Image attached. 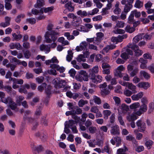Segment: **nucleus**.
I'll list each match as a JSON object with an SVG mask.
<instances>
[{
	"instance_id": "1",
	"label": "nucleus",
	"mask_w": 154,
	"mask_h": 154,
	"mask_svg": "<svg viewBox=\"0 0 154 154\" xmlns=\"http://www.w3.org/2000/svg\"><path fill=\"white\" fill-rule=\"evenodd\" d=\"M53 25L52 24H48L47 27L48 31L46 32L45 35V42L47 43H51L53 41L55 42L59 35V33L52 29Z\"/></svg>"
},
{
	"instance_id": "2",
	"label": "nucleus",
	"mask_w": 154,
	"mask_h": 154,
	"mask_svg": "<svg viewBox=\"0 0 154 154\" xmlns=\"http://www.w3.org/2000/svg\"><path fill=\"white\" fill-rule=\"evenodd\" d=\"M52 82L56 88H64L66 85V81L60 79V78L55 79L52 81Z\"/></svg>"
},
{
	"instance_id": "3",
	"label": "nucleus",
	"mask_w": 154,
	"mask_h": 154,
	"mask_svg": "<svg viewBox=\"0 0 154 154\" xmlns=\"http://www.w3.org/2000/svg\"><path fill=\"white\" fill-rule=\"evenodd\" d=\"M138 127L137 129L139 132H143L145 131L146 128V123L141 120H139L136 123Z\"/></svg>"
},
{
	"instance_id": "4",
	"label": "nucleus",
	"mask_w": 154,
	"mask_h": 154,
	"mask_svg": "<svg viewBox=\"0 0 154 154\" xmlns=\"http://www.w3.org/2000/svg\"><path fill=\"white\" fill-rule=\"evenodd\" d=\"M98 66H97L94 67L92 69L89 70V73L88 75L89 78L92 79L93 81L94 82L95 81V80L94 78L93 79L92 77L95 76V75L98 72Z\"/></svg>"
},
{
	"instance_id": "5",
	"label": "nucleus",
	"mask_w": 154,
	"mask_h": 154,
	"mask_svg": "<svg viewBox=\"0 0 154 154\" xmlns=\"http://www.w3.org/2000/svg\"><path fill=\"white\" fill-rule=\"evenodd\" d=\"M110 133L114 135H118L120 134L119 127L117 125L112 127L110 130Z\"/></svg>"
},
{
	"instance_id": "6",
	"label": "nucleus",
	"mask_w": 154,
	"mask_h": 154,
	"mask_svg": "<svg viewBox=\"0 0 154 154\" xmlns=\"http://www.w3.org/2000/svg\"><path fill=\"white\" fill-rule=\"evenodd\" d=\"M97 37L95 38V43L97 45H99L101 41L103 39L104 36V34L102 32H97L96 34Z\"/></svg>"
},
{
	"instance_id": "7",
	"label": "nucleus",
	"mask_w": 154,
	"mask_h": 154,
	"mask_svg": "<svg viewBox=\"0 0 154 154\" xmlns=\"http://www.w3.org/2000/svg\"><path fill=\"white\" fill-rule=\"evenodd\" d=\"M124 69L123 66L122 65H121L118 66L117 70L114 72V74L115 76H119L120 78L122 77L123 75L121 71H122Z\"/></svg>"
},
{
	"instance_id": "8",
	"label": "nucleus",
	"mask_w": 154,
	"mask_h": 154,
	"mask_svg": "<svg viewBox=\"0 0 154 154\" xmlns=\"http://www.w3.org/2000/svg\"><path fill=\"white\" fill-rule=\"evenodd\" d=\"M82 23V20L81 18L79 17L77 18L76 17V18H75L72 20V26L77 27L79 26Z\"/></svg>"
},
{
	"instance_id": "9",
	"label": "nucleus",
	"mask_w": 154,
	"mask_h": 154,
	"mask_svg": "<svg viewBox=\"0 0 154 154\" xmlns=\"http://www.w3.org/2000/svg\"><path fill=\"white\" fill-rule=\"evenodd\" d=\"M35 135L36 137H39L43 141H45L47 138V134L46 133H40L38 132Z\"/></svg>"
},
{
	"instance_id": "10",
	"label": "nucleus",
	"mask_w": 154,
	"mask_h": 154,
	"mask_svg": "<svg viewBox=\"0 0 154 154\" xmlns=\"http://www.w3.org/2000/svg\"><path fill=\"white\" fill-rule=\"evenodd\" d=\"M9 47L11 49L16 48L18 50H20L22 49V47L19 43H11L9 45Z\"/></svg>"
},
{
	"instance_id": "11",
	"label": "nucleus",
	"mask_w": 154,
	"mask_h": 154,
	"mask_svg": "<svg viewBox=\"0 0 154 154\" xmlns=\"http://www.w3.org/2000/svg\"><path fill=\"white\" fill-rule=\"evenodd\" d=\"M88 76H84L82 75L77 74L75 76V79L77 80L80 82L83 80L87 81H88Z\"/></svg>"
},
{
	"instance_id": "12",
	"label": "nucleus",
	"mask_w": 154,
	"mask_h": 154,
	"mask_svg": "<svg viewBox=\"0 0 154 154\" xmlns=\"http://www.w3.org/2000/svg\"><path fill=\"white\" fill-rule=\"evenodd\" d=\"M138 87L142 88L145 89H147L150 87L149 84L148 82H141L139 83L137 85Z\"/></svg>"
},
{
	"instance_id": "13",
	"label": "nucleus",
	"mask_w": 154,
	"mask_h": 154,
	"mask_svg": "<svg viewBox=\"0 0 154 154\" xmlns=\"http://www.w3.org/2000/svg\"><path fill=\"white\" fill-rule=\"evenodd\" d=\"M128 151V149L125 146L123 148H119L117 149V154H126V152Z\"/></svg>"
},
{
	"instance_id": "14",
	"label": "nucleus",
	"mask_w": 154,
	"mask_h": 154,
	"mask_svg": "<svg viewBox=\"0 0 154 154\" xmlns=\"http://www.w3.org/2000/svg\"><path fill=\"white\" fill-rule=\"evenodd\" d=\"M65 7L69 11H72L74 9V8L72 5V3L71 1L68 2L65 5Z\"/></svg>"
},
{
	"instance_id": "15",
	"label": "nucleus",
	"mask_w": 154,
	"mask_h": 154,
	"mask_svg": "<svg viewBox=\"0 0 154 154\" xmlns=\"http://www.w3.org/2000/svg\"><path fill=\"white\" fill-rule=\"evenodd\" d=\"M9 104L10 108L12 110H15L17 108V106L18 105L17 103H16L14 102L12 99L10 101Z\"/></svg>"
},
{
	"instance_id": "16",
	"label": "nucleus",
	"mask_w": 154,
	"mask_h": 154,
	"mask_svg": "<svg viewBox=\"0 0 154 154\" xmlns=\"http://www.w3.org/2000/svg\"><path fill=\"white\" fill-rule=\"evenodd\" d=\"M143 95V93L140 92L137 94H134L131 96V98L133 100H137L139 98H141Z\"/></svg>"
},
{
	"instance_id": "17",
	"label": "nucleus",
	"mask_w": 154,
	"mask_h": 154,
	"mask_svg": "<svg viewBox=\"0 0 154 154\" xmlns=\"http://www.w3.org/2000/svg\"><path fill=\"white\" fill-rule=\"evenodd\" d=\"M93 79L94 78L95 80L94 82L93 81L92 79H91L92 82L94 83H98V82H100L102 80V77L101 76L99 75H96L95 76L92 77Z\"/></svg>"
},
{
	"instance_id": "18",
	"label": "nucleus",
	"mask_w": 154,
	"mask_h": 154,
	"mask_svg": "<svg viewBox=\"0 0 154 154\" xmlns=\"http://www.w3.org/2000/svg\"><path fill=\"white\" fill-rule=\"evenodd\" d=\"M11 63L16 62L18 64H20L21 61L20 60L17 59L16 58L12 56H9L8 57Z\"/></svg>"
},
{
	"instance_id": "19",
	"label": "nucleus",
	"mask_w": 154,
	"mask_h": 154,
	"mask_svg": "<svg viewBox=\"0 0 154 154\" xmlns=\"http://www.w3.org/2000/svg\"><path fill=\"white\" fill-rule=\"evenodd\" d=\"M110 92V91L109 89L107 88H106L102 89L100 93L102 96H104L109 94Z\"/></svg>"
},
{
	"instance_id": "20",
	"label": "nucleus",
	"mask_w": 154,
	"mask_h": 154,
	"mask_svg": "<svg viewBox=\"0 0 154 154\" xmlns=\"http://www.w3.org/2000/svg\"><path fill=\"white\" fill-rule=\"evenodd\" d=\"M40 49L41 51H46V53H47L50 51V48H49L48 46H46L44 44H42L40 46Z\"/></svg>"
},
{
	"instance_id": "21",
	"label": "nucleus",
	"mask_w": 154,
	"mask_h": 154,
	"mask_svg": "<svg viewBox=\"0 0 154 154\" xmlns=\"http://www.w3.org/2000/svg\"><path fill=\"white\" fill-rule=\"evenodd\" d=\"M103 113L104 116V119L106 120L108 119L109 116L110 115L111 112L109 110H103Z\"/></svg>"
},
{
	"instance_id": "22",
	"label": "nucleus",
	"mask_w": 154,
	"mask_h": 154,
	"mask_svg": "<svg viewBox=\"0 0 154 154\" xmlns=\"http://www.w3.org/2000/svg\"><path fill=\"white\" fill-rule=\"evenodd\" d=\"M12 35L14 37L13 40L18 41L20 40L23 37L22 35L20 34L17 35L15 33H14L12 34Z\"/></svg>"
},
{
	"instance_id": "23",
	"label": "nucleus",
	"mask_w": 154,
	"mask_h": 154,
	"mask_svg": "<svg viewBox=\"0 0 154 154\" xmlns=\"http://www.w3.org/2000/svg\"><path fill=\"white\" fill-rule=\"evenodd\" d=\"M4 88L7 91L8 93L10 94L12 92H13L14 94L16 93V92L12 89V88L10 86L7 85L5 86L4 87Z\"/></svg>"
},
{
	"instance_id": "24",
	"label": "nucleus",
	"mask_w": 154,
	"mask_h": 154,
	"mask_svg": "<svg viewBox=\"0 0 154 154\" xmlns=\"http://www.w3.org/2000/svg\"><path fill=\"white\" fill-rule=\"evenodd\" d=\"M94 143H95V145H97L99 146H100L101 145L103 144V141L99 139H96V140H93Z\"/></svg>"
},
{
	"instance_id": "25",
	"label": "nucleus",
	"mask_w": 154,
	"mask_h": 154,
	"mask_svg": "<svg viewBox=\"0 0 154 154\" xmlns=\"http://www.w3.org/2000/svg\"><path fill=\"white\" fill-rule=\"evenodd\" d=\"M135 29L134 27H131L130 26L127 25L125 28V30L126 32L131 33L135 30Z\"/></svg>"
},
{
	"instance_id": "26",
	"label": "nucleus",
	"mask_w": 154,
	"mask_h": 154,
	"mask_svg": "<svg viewBox=\"0 0 154 154\" xmlns=\"http://www.w3.org/2000/svg\"><path fill=\"white\" fill-rule=\"evenodd\" d=\"M24 99V97L22 96H20L17 98L16 102L18 105L20 106L21 105V102Z\"/></svg>"
},
{
	"instance_id": "27",
	"label": "nucleus",
	"mask_w": 154,
	"mask_h": 154,
	"mask_svg": "<svg viewBox=\"0 0 154 154\" xmlns=\"http://www.w3.org/2000/svg\"><path fill=\"white\" fill-rule=\"evenodd\" d=\"M128 46L129 48H131L132 49L134 50V51H136L139 49L138 46L134 43H133L132 44H130Z\"/></svg>"
},
{
	"instance_id": "28",
	"label": "nucleus",
	"mask_w": 154,
	"mask_h": 154,
	"mask_svg": "<svg viewBox=\"0 0 154 154\" xmlns=\"http://www.w3.org/2000/svg\"><path fill=\"white\" fill-rule=\"evenodd\" d=\"M52 87L50 85H48L47 86L45 89V92L46 94H47L48 96H49L51 94V89Z\"/></svg>"
},
{
	"instance_id": "29",
	"label": "nucleus",
	"mask_w": 154,
	"mask_h": 154,
	"mask_svg": "<svg viewBox=\"0 0 154 154\" xmlns=\"http://www.w3.org/2000/svg\"><path fill=\"white\" fill-rule=\"evenodd\" d=\"M143 2L141 1L137 0L134 5V7L135 8H140L143 6Z\"/></svg>"
},
{
	"instance_id": "30",
	"label": "nucleus",
	"mask_w": 154,
	"mask_h": 154,
	"mask_svg": "<svg viewBox=\"0 0 154 154\" xmlns=\"http://www.w3.org/2000/svg\"><path fill=\"white\" fill-rule=\"evenodd\" d=\"M47 86V85L46 83H43L41 85L39 86L38 87V90L42 92L43 91L45 88Z\"/></svg>"
},
{
	"instance_id": "31",
	"label": "nucleus",
	"mask_w": 154,
	"mask_h": 154,
	"mask_svg": "<svg viewBox=\"0 0 154 154\" xmlns=\"http://www.w3.org/2000/svg\"><path fill=\"white\" fill-rule=\"evenodd\" d=\"M47 86V85L46 83H43L41 85L39 86L38 87V90L42 92L43 91L45 88Z\"/></svg>"
},
{
	"instance_id": "32",
	"label": "nucleus",
	"mask_w": 154,
	"mask_h": 154,
	"mask_svg": "<svg viewBox=\"0 0 154 154\" xmlns=\"http://www.w3.org/2000/svg\"><path fill=\"white\" fill-rule=\"evenodd\" d=\"M47 86V85L46 83H43L41 85L39 86L38 87V90L42 92L43 91L45 88Z\"/></svg>"
},
{
	"instance_id": "33",
	"label": "nucleus",
	"mask_w": 154,
	"mask_h": 154,
	"mask_svg": "<svg viewBox=\"0 0 154 154\" xmlns=\"http://www.w3.org/2000/svg\"><path fill=\"white\" fill-rule=\"evenodd\" d=\"M76 60L77 61L79 62L82 61L85 62L86 60V59L85 58L84 55L82 54H80L78 56V57L76 58Z\"/></svg>"
},
{
	"instance_id": "34",
	"label": "nucleus",
	"mask_w": 154,
	"mask_h": 154,
	"mask_svg": "<svg viewBox=\"0 0 154 154\" xmlns=\"http://www.w3.org/2000/svg\"><path fill=\"white\" fill-rule=\"evenodd\" d=\"M44 1L43 0H38L37 2V5H35L34 6L35 8L42 6L44 5Z\"/></svg>"
},
{
	"instance_id": "35",
	"label": "nucleus",
	"mask_w": 154,
	"mask_h": 154,
	"mask_svg": "<svg viewBox=\"0 0 154 154\" xmlns=\"http://www.w3.org/2000/svg\"><path fill=\"white\" fill-rule=\"evenodd\" d=\"M25 17V15L24 14H21L17 16L15 19V21L16 22L19 23L21 21V18H23Z\"/></svg>"
},
{
	"instance_id": "36",
	"label": "nucleus",
	"mask_w": 154,
	"mask_h": 154,
	"mask_svg": "<svg viewBox=\"0 0 154 154\" xmlns=\"http://www.w3.org/2000/svg\"><path fill=\"white\" fill-rule=\"evenodd\" d=\"M41 123L45 126L48 125V120L46 119L45 116H44L42 117L41 120Z\"/></svg>"
},
{
	"instance_id": "37",
	"label": "nucleus",
	"mask_w": 154,
	"mask_h": 154,
	"mask_svg": "<svg viewBox=\"0 0 154 154\" xmlns=\"http://www.w3.org/2000/svg\"><path fill=\"white\" fill-rule=\"evenodd\" d=\"M138 72V69L137 67H135L134 69L131 72L130 74L131 76L134 77L135 75Z\"/></svg>"
},
{
	"instance_id": "38",
	"label": "nucleus",
	"mask_w": 154,
	"mask_h": 154,
	"mask_svg": "<svg viewBox=\"0 0 154 154\" xmlns=\"http://www.w3.org/2000/svg\"><path fill=\"white\" fill-rule=\"evenodd\" d=\"M133 6L129 5H128L126 4L125 6L124 9V12L127 13L128 12L130 11L131 9L132 8Z\"/></svg>"
},
{
	"instance_id": "39",
	"label": "nucleus",
	"mask_w": 154,
	"mask_h": 154,
	"mask_svg": "<svg viewBox=\"0 0 154 154\" xmlns=\"http://www.w3.org/2000/svg\"><path fill=\"white\" fill-rule=\"evenodd\" d=\"M88 43L86 42L85 41L83 42H81L80 45L81 50H82L85 49L86 48L87 46L88 45Z\"/></svg>"
},
{
	"instance_id": "40",
	"label": "nucleus",
	"mask_w": 154,
	"mask_h": 154,
	"mask_svg": "<svg viewBox=\"0 0 154 154\" xmlns=\"http://www.w3.org/2000/svg\"><path fill=\"white\" fill-rule=\"evenodd\" d=\"M153 142L151 140H149L147 141L145 143L146 146L148 149H150L153 145Z\"/></svg>"
},
{
	"instance_id": "41",
	"label": "nucleus",
	"mask_w": 154,
	"mask_h": 154,
	"mask_svg": "<svg viewBox=\"0 0 154 154\" xmlns=\"http://www.w3.org/2000/svg\"><path fill=\"white\" fill-rule=\"evenodd\" d=\"M114 140L116 143V146H119L121 143V139L120 137H114Z\"/></svg>"
},
{
	"instance_id": "42",
	"label": "nucleus",
	"mask_w": 154,
	"mask_h": 154,
	"mask_svg": "<svg viewBox=\"0 0 154 154\" xmlns=\"http://www.w3.org/2000/svg\"><path fill=\"white\" fill-rule=\"evenodd\" d=\"M134 15L131 12V13L128 18V23L130 24H132L134 21Z\"/></svg>"
},
{
	"instance_id": "43",
	"label": "nucleus",
	"mask_w": 154,
	"mask_h": 154,
	"mask_svg": "<svg viewBox=\"0 0 154 154\" xmlns=\"http://www.w3.org/2000/svg\"><path fill=\"white\" fill-rule=\"evenodd\" d=\"M140 106V104L139 103H134L130 106V108L131 109H134L138 108Z\"/></svg>"
},
{
	"instance_id": "44",
	"label": "nucleus",
	"mask_w": 154,
	"mask_h": 154,
	"mask_svg": "<svg viewBox=\"0 0 154 154\" xmlns=\"http://www.w3.org/2000/svg\"><path fill=\"white\" fill-rule=\"evenodd\" d=\"M4 9V5L0 3V15H5L6 14V12L3 11Z\"/></svg>"
},
{
	"instance_id": "45",
	"label": "nucleus",
	"mask_w": 154,
	"mask_h": 154,
	"mask_svg": "<svg viewBox=\"0 0 154 154\" xmlns=\"http://www.w3.org/2000/svg\"><path fill=\"white\" fill-rule=\"evenodd\" d=\"M131 12L134 15L135 17L136 18L139 17L140 16L141 13L140 12L137 11L136 10L132 11Z\"/></svg>"
},
{
	"instance_id": "46",
	"label": "nucleus",
	"mask_w": 154,
	"mask_h": 154,
	"mask_svg": "<svg viewBox=\"0 0 154 154\" xmlns=\"http://www.w3.org/2000/svg\"><path fill=\"white\" fill-rule=\"evenodd\" d=\"M88 102L87 101H84L83 99L80 100L78 103V105L80 107H82L85 104L87 103Z\"/></svg>"
},
{
	"instance_id": "47",
	"label": "nucleus",
	"mask_w": 154,
	"mask_h": 154,
	"mask_svg": "<svg viewBox=\"0 0 154 154\" xmlns=\"http://www.w3.org/2000/svg\"><path fill=\"white\" fill-rule=\"evenodd\" d=\"M72 118L73 119L75 120L74 121L75 122V123H78L81 122L80 117H78L76 115H73L72 116Z\"/></svg>"
},
{
	"instance_id": "48",
	"label": "nucleus",
	"mask_w": 154,
	"mask_h": 154,
	"mask_svg": "<svg viewBox=\"0 0 154 154\" xmlns=\"http://www.w3.org/2000/svg\"><path fill=\"white\" fill-rule=\"evenodd\" d=\"M73 110V115H76V114L79 115L82 113V110L81 108H77L76 110Z\"/></svg>"
},
{
	"instance_id": "49",
	"label": "nucleus",
	"mask_w": 154,
	"mask_h": 154,
	"mask_svg": "<svg viewBox=\"0 0 154 154\" xmlns=\"http://www.w3.org/2000/svg\"><path fill=\"white\" fill-rule=\"evenodd\" d=\"M11 99L12 98L10 97H8L7 98H4H4L1 99V101H2V102L5 103V104H7L8 102L9 103L10 101L11 100Z\"/></svg>"
},
{
	"instance_id": "50",
	"label": "nucleus",
	"mask_w": 154,
	"mask_h": 154,
	"mask_svg": "<svg viewBox=\"0 0 154 154\" xmlns=\"http://www.w3.org/2000/svg\"><path fill=\"white\" fill-rule=\"evenodd\" d=\"M94 100V102L97 104L99 105L101 103V100L100 98L96 96H95Z\"/></svg>"
},
{
	"instance_id": "51",
	"label": "nucleus",
	"mask_w": 154,
	"mask_h": 154,
	"mask_svg": "<svg viewBox=\"0 0 154 154\" xmlns=\"http://www.w3.org/2000/svg\"><path fill=\"white\" fill-rule=\"evenodd\" d=\"M68 122L69 124H68L67 123H66V124L67 125V127H70V128H71V127H72L73 125L76 124L74 120L72 119L69 120Z\"/></svg>"
},
{
	"instance_id": "52",
	"label": "nucleus",
	"mask_w": 154,
	"mask_h": 154,
	"mask_svg": "<svg viewBox=\"0 0 154 154\" xmlns=\"http://www.w3.org/2000/svg\"><path fill=\"white\" fill-rule=\"evenodd\" d=\"M99 10L97 8H95L93 9L91 12H90L88 13V15H93L97 13Z\"/></svg>"
},
{
	"instance_id": "53",
	"label": "nucleus",
	"mask_w": 154,
	"mask_h": 154,
	"mask_svg": "<svg viewBox=\"0 0 154 154\" xmlns=\"http://www.w3.org/2000/svg\"><path fill=\"white\" fill-rule=\"evenodd\" d=\"M142 75H143L145 78L148 79L150 78L149 75L147 72L145 71H142L140 72Z\"/></svg>"
},
{
	"instance_id": "54",
	"label": "nucleus",
	"mask_w": 154,
	"mask_h": 154,
	"mask_svg": "<svg viewBox=\"0 0 154 154\" xmlns=\"http://www.w3.org/2000/svg\"><path fill=\"white\" fill-rule=\"evenodd\" d=\"M147 106L145 104H143L140 106V110L143 112L147 111Z\"/></svg>"
},
{
	"instance_id": "55",
	"label": "nucleus",
	"mask_w": 154,
	"mask_h": 154,
	"mask_svg": "<svg viewBox=\"0 0 154 154\" xmlns=\"http://www.w3.org/2000/svg\"><path fill=\"white\" fill-rule=\"evenodd\" d=\"M143 57L145 59L151 60L152 59V56L149 53H147L144 54L143 55Z\"/></svg>"
},
{
	"instance_id": "56",
	"label": "nucleus",
	"mask_w": 154,
	"mask_h": 154,
	"mask_svg": "<svg viewBox=\"0 0 154 154\" xmlns=\"http://www.w3.org/2000/svg\"><path fill=\"white\" fill-rule=\"evenodd\" d=\"M42 110V108L40 106H38L35 113V115L37 116L40 115L41 114Z\"/></svg>"
},
{
	"instance_id": "57",
	"label": "nucleus",
	"mask_w": 154,
	"mask_h": 154,
	"mask_svg": "<svg viewBox=\"0 0 154 154\" xmlns=\"http://www.w3.org/2000/svg\"><path fill=\"white\" fill-rule=\"evenodd\" d=\"M54 9V7L51 6L48 8H44V11L45 13H46L50 11H51Z\"/></svg>"
},
{
	"instance_id": "58",
	"label": "nucleus",
	"mask_w": 154,
	"mask_h": 154,
	"mask_svg": "<svg viewBox=\"0 0 154 154\" xmlns=\"http://www.w3.org/2000/svg\"><path fill=\"white\" fill-rule=\"evenodd\" d=\"M26 21H28L31 24H33L36 23V20L34 18L27 19H26Z\"/></svg>"
},
{
	"instance_id": "59",
	"label": "nucleus",
	"mask_w": 154,
	"mask_h": 154,
	"mask_svg": "<svg viewBox=\"0 0 154 154\" xmlns=\"http://www.w3.org/2000/svg\"><path fill=\"white\" fill-rule=\"evenodd\" d=\"M44 79L43 77L41 76L36 78V80L38 83H41L43 81Z\"/></svg>"
},
{
	"instance_id": "60",
	"label": "nucleus",
	"mask_w": 154,
	"mask_h": 154,
	"mask_svg": "<svg viewBox=\"0 0 154 154\" xmlns=\"http://www.w3.org/2000/svg\"><path fill=\"white\" fill-rule=\"evenodd\" d=\"M71 76L73 77L75 75L76 72L74 69H71L69 72Z\"/></svg>"
},
{
	"instance_id": "61",
	"label": "nucleus",
	"mask_w": 154,
	"mask_h": 154,
	"mask_svg": "<svg viewBox=\"0 0 154 154\" xmlns=\"http://www.w3.org/2000/svg\"><path fill=\"white\" fill-rule=\"evenodd\" d=\"M113 99L115 101L116 104L117 106H118L119 105L120 103V99L118 97H113Z\"/></svg>"
},
{
	"instance_id": "62",
	"label": "nucleus",
	"mask_w": 154,
	"mask_h": 154,
	"mask_svg": "<svg viewBox=\"0 0 154 154\" xmlns=\"http://www.w3.org/2000/svg\"><path fill=\"white\" fill-rule=\"evenodd\" d=\"M24 55L25 58L28 59L31 55V53L29 51L27 50L24 53Z\"/></svg>"
},
{
	"instance_id": "63",
	"label": "nucleus",
	"mask_w": 154,
	"mask_h": 154,
	"mask_svg": "<svg viewBox=\"0 0 154 154\" xmlns=\"http://www.w3.org/2000/svg\"><path fill=\"white\" fill-rule=\"evenodd\" d=\"M121 57L122 58L125 60L129 58L128 54L125 52L122 53L121 55Z\"/></svg>"
},
{
	"instance_id": "64",
	"label": "nucleus",
	"mask_w": 154,
	"mask_h": 154,
	"mask_svg": "<svg viewBox=\"0 0 154 154\" xmlns=\"http://www.w3.org/2000/svg\"><path fill=\"white\" fill-rule=\"evenodd\" d=\"M148 69L152 73H154V63H152L148 67Z\"/></svg>"
}]
</instances>
